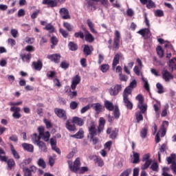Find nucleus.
<instances>
[{
    "label": "nucleus",
    "instance_id": "f257e3e1",
    "mask_svg": "<svg viewBox=\"0 0 176 176\" xmlns=\"http://www.w3.org/2000/svg\"><path fill=\"white\" fill-rule=\"evenodd\" d=\"M105 128V119L102 117L100 118L99 119V124L97 128L96 126V124L94 122H91L90 123L89 126L88 127L89 130V137L90 136H94V135H100L101 133L104 131V129Z\"/></svg>",
    "mask_w": 176,
    "mask_h": 176
},
{
    "label": "nucleus",
    "instance_id": "f03ea898",
    "mask_svg": "<svg viewBox=\"0 0 176 176\" xmlns=\"http://www.w3.org/2000/svg\"><path fill=\"white\" fill-rule=\"evenodd\" d=\"M0 162H4L5 163H7L8 170H12L16 167V162H14V160L12 158L8 160V157H6V153L3 150L2 148H0Z\"/></svg>",
    "mask_w": 176,
    "mask_h": 176
},
{
    "label": "nucleus",
    "instance_id": "7ed1b4c3",
    "mask_svg": "<svg viewBox=\"0 0 176 176\" xmlns=\"http://www.w3.org/2000/svg\"><path fill=\"white\" fill-rule=\"evenodd\" d=\"M69 170L72 173H77L79 171L81 166L80 158L77 157L74 162L72 160L67 161Z\"/></svg>",
    "mask_w": 176,
    "mask_h": 176
},
{
    "label": "nucleus",
    "instance_id": "20e7f679",
    "mask_svg": "<svg viewBox=\"0 0 176 176\" xmlns=\"http://www.w3.org/2000/svg\"><path fill=\"white\" fill-rule=\"evenodd\" d=\"M135 100L138 101V108L140 109V113H145L146 112V109H148V106L146 104H144V96L142 94H138L135 97Z\"/></svg>",
    "mask_w": 176,
    "mask_h": 176
},
{
    "label": "nucleus",
    "instance_id": "39448f33",
    "mask_svg": "<svg viewBox=\"0 0 176 176\" xmlns=\"http://www.w3.org/2000/svg\"><path fill=\"white\" fill-rule=\"evenodd\" d=\"M66 0H43V5H47V8H57L58 3L63 5Z\"/></svg>",
    "mask_w": 176,
    "mask_h": 176
},
{
    "label": "nucleus",
    "instance_id": "423d86ee",
    "mask_svg": "<svg viewBox=\"0 0 176 176\" xmlns=\"http://www.w3.org/2000/svg\"><path fill=\"white\" fill-rule=\"evenodd\" d=\"M131 96L130 94H126L124 92L122 93V97H123V102L125 105V107L127 108V109H129L131 111L133 109V102L130 101V99L129 98V96Z\"/></svg>",
    "mask_w": 176,
    "mask_h": 176
},
{
    "label": "nucleus",
    "instance_id": "0eeeda50",
    "mask_svg": "<svg viewBox=\"0 0 176 176\" xmlns=\"http://www.w3.org/2000/svg\"><path fill=\"white\" fill-rule=\"evenodd\" d=\"M114 38H113V49L118 50L119 49V43H120V32L116 30L114 33Z\"/></svg>",
    "mask_w": 176,
    "mask_h": 176
},
{
    "label": "nucleus",
    "instance_id": "6e6552de",
    "mask_svg": "<svg viewBox=\"0 0 176 176\" xmlns=\"http://www.w3.org/2000/svg\"><path fill=\"white\" fill-rule=\"evenodd\" d=\"M54 113L60 119H63V120H67V111L63 109L56 108L54 109Z\"/></svg>",
    "mask_w": 176,
    "mask_h": 176
},
{
    "label": "nucleus",
    "instance_id": "1a4fd4ad",
    "mask_svg": "<svg viewBox=\"0 0 176 176\" xmlns=\"http://www.w3.org/2000/svg\"><path fill=\"white\" fill-rule=\"evenodd\" d=\"M10 112H13L12 118L14 119H20L21 118V113H20L21 109L18 107H11L10 109Z\"/></svg>",
    "mask_w": 176,
    "mask_h": 176
},
{
    "label": "nucleus",
    "instance_id": "9d476101",
    "mask_svg": "<svg viewBox=\"0 0 176 176\" xmlns=\"http://www.w3.org/2000/svg\"><path fill=\"white\" fill-rule=\"evenodd\" d=\"M83 31L85 32L84 39L86 42L89 43H93L94 42V36L89 32L86 28H83Z\"/></svg>",
    "mask_w": 176,
    "mask_h": 176
},
{
    "label": "nucleus",
    "instance_id": "9b49d317",
    "mask_svg": "<svg viewBox=\"0 0 176 176\" xmlns=\"http://www.w3.org/2000/svg\"><path fill=\"white\" fill-rule=\"evenodd\" d=\"M134 87H137V80H133L130 82L129 85L124 89L123 93L132 94L133 90H134Z\"/></svg>",
    "mask_w": 176,
    "mask_h": 176
},
{
    "label": "nucleus",
    "instance_id": "f8f14e48",
    "mask_svg": "<svg viewBox=\"0 0 176 176\" xmlns=\"http://www.w3.org/2000/svg\"><path fill=\"white\" fill-rule=\"evenodd\" d=\"M137 34L141 35L144 39H149L151 38V30L148 28H143L137 32Z\"/></svg>",
    "mask_w": 176,
    "mask_h": 176
},
{
    "label": "nucleus",
    "instance_id": "ddd939ff",
    "mask_svg": "<svg viewBox=\"0 0 176 176\" xmlns=\"http://www.w3.org/2000/svg\"><path fill=\"white\" fill-rule=\"evenodd\" d=\"M47 58L55 64H58L61 60V55L60 54H50L47 55Z\"/></svg>",
    "mask_w": 176,
    "mask_h": 176
},
{
    "label": "nucleus",
    "instance_id": "4468645a",
    "mask_svg": "<svg viewBox=\"0 0 176 176\" xmlns=\"http://www.w3.org/2000/svg\"><path fill=\"white\" fill-rule=\"evenodd\" d=\"M122 91V85H116L109 90L110 96H118Z\"/></svg>",
    "mask_w": 176,
    "mask_h": 176
},
{
    "label": "nucleus",
    "instance_id": "2eb2a0df",
    "mask_svg": "<svg viewBox=\"0 0 176 176\" xmlns=\"http://www.w3.org/2000/svg\"><path fill=\"white\" fill-rule=\"evenodd\" d=\"M162 79L165 80V82H170L171 79H174V76L173 74L168 72L167 69H164L162 72Z\"/></svg>",
    "mask_w": 176,
    "mask_h": 176
},
{
    "label": "nucleus",
    "instance_id": "dca6fc26",
    "mask_svg": "<svg viewBox=\"0 0 176 176\" xmlns=\"http://www.w3.org/2000/svg\"><path fill=\"white\" fill-rule=\"evenodd\" d=\"M118 132L119 130L116 128L112 129V128L110 127L107 129V134H109V138H111V140H115L116 138Z\"/></svg>",
    "mask_w": 176,
    "mask_h": 176
},
{
    "label": "nucleus",
    "instance_id": "f3484780",
    "mask_svg": "<svg viewBox=\"0 0 176 176\" xmlns=\"http://www.w3.org/2000/svg\"><path fill=\"white\" fill-rule=\"evenodd\" d=\"M59 13L63 20H68V19H71V16L69 15V11H68V9L65 8H60L59 10Z\"/></svg>",
    "mask_w": 176,
    "mask_h": 176
},
{
    "label": "nucleus",
    "instance_id": "a211bd4d",
    "mask_svg": "<svg viewBox=\"0 0 176 176\" xmlns=\"http://www.w3.org/2000/svg\"><path fill=\"white\" fill-rule=\"evenodd\" d=\"M79 83H80V76L76 75V76L73 77L71 85L72 90H75Z\"/></svg>",
    "mask_w": 176,
    "mask_h": 176
},
{
    "label": "nucleus",
    "instance_id": "6ab92c4d",
    "mask_svg": "<svg viewBox=\"0 0 176 176\" xmlns=\"http://www.w3.org/2000/svg\"><path fill=\"white\" fill-rule=\"evenodd\" d=\"M32 67L36 71H41L43 67V63H42V60H38L36 62H32Z\"/></svg>",
    "mask_w": 176,
    "mask_h": 176
},
{
    "label": "nucleus",
    "instance_id": "aec40b11",
    "mask_svg": "<svg viewBox=\"0 0 176 176\" xmlns=\"http://www.w3.org/2000/svg\"><path fill=\"white\" fill-rule=\"evenodd\" d=\"M93 50H94V48H93V46H89L88 45H85L84 49H83V53L85 57H87V56L91 55Z\"/></svg>",
    "mask_w": 176,
    "mask_h": 176
},
{
    "label": "nucleus",
    "instance_id": "412c9836",
    "mask_svg": "<svg viewBox=\"0 0 176 176\" xmlns=\"http://www.w3.org/2000/svg\"><path fill=\"white\" fill-rule=\"evenodd\" d=\"M156 104H153V109L156 113L157 118H159L160 116V108L162 107V104L160 103V101L157 100Z\"/></svg>",
    "mask_w": 176,
    "mask_h": 176
},
{
    "label": "nucleus",
    "instance_id": "4be33fe9",
    "mask_svg": "<svg viewBox=\"0 0 176 176\" xmlns=\"http://www.w3.org/2000/svg\"><path fill=\"white\" fill-rule=\"evenodd\" d=\"M65 127L69 131H75L76 130V126L75 124H72L69 120L66 121Z\"/></svg>",
    "mask_w": 176,
    "mask_h": 176
},
{
    "label": "nucleus",
    "instance_id": "5701e85b",
    "mask_svg": "<svg viewBox=\"0 0 176 176\" xmlns=\"http://www.w3.org/2000/svg\"><path fill=\"white\" fill-rule=\"evenodd\" d=\"M85 134V131H83V129H80L79 131L74 135H72L71 137L72 138H76L77 140H82Z\"/></svg>",
    "mask_w": 176,
    "mask_h": 176
},
{
    "label": "nucleus",
    "instance_id": "b1692460",
    "mask_svg": "<svg viewBox=\"0 0 176 176\" xmlns=\"http://www.w3.org/2000/svg\"><path fill=\"white\" fill-rule=\"evenodd\" d=\"M72 123L77 124V126H82L85 124V120L79 117H74L72 119Z\"/></svg>",
    "mask_w": 176,
    "mask_h": 176
},
{
    "label": "nucleus",
    "instance_id": "393cba45",
    "mask_svg": "<svg viewBox=\"0 0 176 176\" xmlns=\"http://www.w3.org/2000/svg\"><path fill=\"white\" fill-rule=\"evenodd\" d=\"M22 147L23 148L24 151H27V152H30L32 153L34 152V145L28 143H23Z\"/></svg>",
    "mask_w": 176,
    "mask_h": 176
},
{
    "label": "nucleus",
    "instance_id": "a878e982",
    "mask_svg": "<svg viewBox=\"0 0 176 176\" xmlns=\"http://www.w3.org/2000/svg\"><path fill=\"white\" fill-rule=\"evenodd\" d=\"M20 57H21L22 61H25L26 63H30V61H31L32 55L31 54V53L20 54Z\"/></svg>",
    "mask_w": 176,
    "mask_h": 176
},
{
    "label": "nucleus",
    "instance_id": "bb28decb",
    "mask_svg": "<svg viewBox=\"0 0 176 176\" xmlns=\"http://www.w3.org/2000/svg\"><path fill=\"white\" fill-rule=\"evenodd\" d=\"M10 149L13 157L16 159V160H19V159H20V154L17 153V151H16V148H14V146H13V144H10Z\"/></svg>",
    "mask_w": 176,
    "mask_h": 176
},
{
    "label": "nucleus",
    "instance_id": "cd10ccee",
    "mask_svg": "<svg viewBox=\"0 0 176 176\" xmlns=\"http://www.w3.org/2000/svg\"><path fill=\"white\" fill-rule=\"evenodd\" d=\"M36 145L38 146V149L41 152L46 153L47 152V147L46 146V143L43 142V141H39Z\"/></svg>",
    "mask_w": 176,
    "mask_h": 176
},
{
    "label": "nucleus",
    "instance_id": "c85d7f7f",
    "mask_svg": "<svg viewBox=\"0 0 176 176\" xmlns=\"http://www.w3.org/2000/svg\"><path fill=\"white\" fill-rule=\"evenodd\" d=\"M119 61H120V55L119 54H116L114 56L112 63V69L114 71L115 68H116V65L119 64Z\"/></svg>",
    "mask_w": 176,
    "mask_h": 176
},
{
    "label": "nucleus",
    "instance_id": "c756f323",
    "mask_svg": "<svg viewBox=\"0 0 176 176\" xmlns=\"http://www.w3.org/2000/svg\"><path fill=\"white\" fill-rule=\"evenodd\" d=\"M166 127H168V121H164L162 122V125L161 127V137H164V135H166V131H167V129H166Z\"/></svg>",
    "mask_w": 176,
    "mask_h": 176
},
{
    "label": "nucleus",
    "instance_id": "7c9ffc66",
    "mask_svg": "<svg viewBox=\"0 0 176 176\" xmlns=\"http://www.w3.org/2000/svg\"><path fill=\"white\" fill-rule=\"evenodd\" d=\"M41 136L38 135V133H34L31 135V138L33 144L36 145L37 143L40 142Z\"/></svg>",
    "mask_w": 176,
    "mask_h": 176
},
{
    "label": "nucleus",
    "instance_id": "2f4dec72",
    "mask_svg": "<svg viewBox=\"0 0 176 176\" xmlns=\"http://www.w3.org/2000/svg\"><path fill=\"white\" fill-rule=\"evenodd\" d=\"M104 107L107 111H112L114 109L113 103L109 102V100L104 101Z\"/></svg>",
    "mask_w": 176,
    "mask_h": 176
},
{
    "label": "nucleus",
    "instance_id": "473e14b6",
    "mask_svg": "<svg viewBox=\"0 0 176 176\" xmlns=\"http://www.w3.org/2000/svg\"><path fill=\"white\" fill-rule=\"evenodd\" d=\"M157 54L159 56L160 58H163L164 57V50L162 46L159 45L156 49Z\"/></svg>",
    "mask_w": 176,
    "mask_h": 176
},
{
    "label": "nucleus",
    "instance_id": "72a5a7b5",
    "mask_svg": "<svg viewBox=\"0 0 176 176\" xmlns=\"http://www.w3.org/2000/svg\"><path fill=\"white\" fill-rule=\"evenodd\" d=\"M148 135V127L144 126L140 131V137L143 140H145Z\"/></svg>",
    "mask_w": 176,
    "mask_h": 176
},
{
    "label": "nucleus",
    "instance_id": "f704fd0d",
    "mask_svg": "<svg viewBox=\"0 0 176 176\" xmlns=\"http://www.w3.org/2000/svg\"><path fill=\"white\" fill-rule=\"evenodd\" d=\"M68 47L69 50H72V52H76V50L78 49V45L72 41L69 43Z\"/></svg>",
    "mask_w": 176,
    "mask_h": 176
},
{
    "label": "nucleus",
    "instance_id": "c9c22d12",
    "mask_svg": "<svg viewBox=\"0 0 176 176\" xmlns=\"http://www.w3.org/2000/svg\"><path fill=\"white\" fill-rule=\"evenodd\" d=\"M94 109L96 113H100V112H102V106L100 103H95L94 104Z\"/></svg>",
    "mask_w": 176,
    "mask_h": 176
},
{
    "label": "nucleus",
    "instance_id": "e433bc0d",
    "mask_svg": "<svg viewBox=\"0 0 176 176\" xmlns=\"http://www.w3.org/2000/svg\"><path fill=\"white\" fill-rule=\"evenodd\" d=\"M41 140H43L45 142H49V140H50V132H45L44 135L41 137Z\"/></svg>",
    "mask_w": 176,
    "mask_h": 176
},
{
    "label": "nucleus",
    "instance_id": "4c0bfd02",
    "mask_svg": "<svg viewBox=\"0 0 176 176\" xmlns=\"http://www.w3.org/2000/svg\"><path fill=\"white\" fill-rule=\"evenodd\" d=\"M141 69H142V67L136 65L133 68V72L137 75V76H140L141 75L142 76V73L141 72Z\"/></svg>",
    "mask_w": 176,
    "mask_h": 176
},
{
    "label": "nucleus",
    "instance_id": "58836bf2",
    "mask_svg": "<svg viewBox=\"0 0 176 176\" xmlns=\"http://www.w3.org/2000/svg\"><path fill=\"white\" fill-rule=\"evenodd\" d=\"M156 87L157 89L158 94H163V93H164V87L160 82L156 84Z\"/></svg>",
    "mask_w": 176,
    "mask_h": 176
},
{
    "label": "nucleus",
    "instance_id": "ea45409f",
    "mask_svg": "<svg viewBox=\"0 0 176 176\" xmlns=\"http://www.w3.org/2000/svg\"><path fill=\"white\" fill-rule=\"evenodd\" d=\"M142 82H144V89L147 91H149V90H151V88L149 87V83L148 82V80L145 78H144V76L142 77Z\"/></svg>",
    "mask_w": 176,
    "mask_h": 176
},
{
    "label": "nucleus",
    "instance_id": "a19ab883",
    "mask_svg": "<svg viewBox=\"0 0 176 176\" xmlns=\"http://www.w3.org/2000/svg\"><path fill=\"white\" fill-rule=\"evenodd\" d=\"M151 164H152V160L144 161V164L142 165L141 169L146 170L147 168H149V166H151Z\"/></svg>",
    "mask_w": 176,
    "mask_h": 176
},
{
    "label": "nucleus",
    "instance_id": "79ce46f5",
    "mask_svg": "<svg viewBox=\"0 0 176 176\" xmlns=\"http://www.w3.org/2000/svg\"><path fill=\"white\" fill-rule=\"evenodd\" d=\"M146 6L147 9H155L156 8V4L152 0H149Z\"/></svg>",
    "mask_w": 176,
    "mask_h": 176
},
{
    "label": "nucleus",
    "instance_id": "37998d69",
    "mask_svg": "<svg viewBox=\"0 0 176 176\" xmlns=\"http://www.w3.org/2000/svg\"><path fill=\"white\" fill-rule=\"evenodd\" d=\"M50 41L51 43L52 44V45H51V48L54 49V46L58 43V39H57V37L56 36H52Z\"/></svg>",
    "mask_w": 176,
    "mask_h": 176
},
{
    "label": "nucleus",
    "instance_id": "c03bdc74",
    "mask_svg": "<svg viewBox=\"0 0 176 176\" xmlns=\"http://www.w3.org/2000/svg\"><path fill=\"white\" fill-rule=\"evenodd\" d=\"M151 170H152V171H159V164H157V162H153L151 167H150Z\"/></svg>",
    "mask_w": 176,
    "mask_h": 176
},
{
    "label": "nucleus",
    "instance_id": "a18cd8bd",
    "mask_svg": "<svg viewBox=\"0 0 176 176\" xmlns=\"http://www.w3.org/2000/svg\"><path fill=\"white\" fill-rule=\"evenodd\" d=\"M78 107H79V103H78L76 101H72L69 104L70 109L75 110V109H78Z\"/></svg>",
    "mask_w": 176,
    "mask_h": 176
},
{
    "label": "nucleus",
    "instance_id": "49530a36",
    "mask_svg": "<svg viewBox=\"0 0 176 176\" xmlns=\"http://www.w3.org/2000/svg\"><path fill=\"white\" fill-rule=\"evenodd\" d=\"M87 25L90 30V32L92 34H97V30H96V29H94V23H88Z\"/></svg>",
    "mask_w": 176,
    "mask_h": 176
},
{
    "label": "nucleus",
    "instance_id": "de8ad7c7",
    "mask_svg": "<svg viewBox=\"0 0 176 176\" xmlns=\"http://www.w3.org/2000/svg\"><path fill=\"white\" fill-rule=\"evenodd\" d=\"M75 38H80V39H85V32L80 31L78 32L74 33Z\"/></svg>",
    "mask_w": 176,
    "mask_h": 176
},
{
    "label": "nucleus",
    "instance_id": "09e8293b",
    "mask_svg": "<svg viewBox=\"0 0 176 176\" xmlns=\"http://www.w3.org/2000/svg\"><path fill=\"white\" fill-rule=\"evenodd\" d=\"M119 79L121 82H127L129 80V76L123 74H119Z\"/></svg>",
    "mask_w": 176,
    "mask_h": 176
},
{
    "label": "nucleus",
    "instance_id": "8fccbe9b",
    "mask_svg": "<svg viewBox=\"0 0 176 176\" xmlns=\"http://www.w3.org/2000/svg\"><path fill=\"white\" fill-rule=\"evenodd\" d=\"M109 69V65L103 64L100 66V71L103 73L107 72Z\"/></svg>",
    "mask_w": 176,
    "mask_h": 176
},
{
    "label": "nucleus",
    "instance_id": "3c124183",
    "mask_svg": "<svg viewBox=\"0 0 176 176\" xmlns=\"http://www.w3.org/2000/svg\"><path fill=\"white\" fill-rule=\"evenodd\" d=\"M115 119H119L120 118V111L119 107H116L113 112Z\"/></svg>",
    "mask_w": 176,
    "mask_h": 176
},
{
    "label": "nucleus",
    "instance_id": "603ef678",
    "mask_svg": "<svg viewBox=\"0 0 176 176\" xmlns=\"http://www.w3.org/2000/svg\"><path fill=\"white\" fill-rule=\"evenodd\" d=\"M138 162H140V154H138V153L133 152V163L137 164Z\"/></svg>",
    "mask_w": 176,
    "mask_h": 176
},
{
    "label": "nucleus",
    "instance_id": "864d4df0",
    "mask_svg": "<svg viewBox=\"0 0 176 176\" xmlns=\"http://www.w3.org/2000/svg\"><path fill=\"white\" fill-rule=\"evenodd\" d=\"M155 16L156 17H163L164 16V12L162 10H157L155 11Z\"/></svg>",
    "mask_w": 176,
    "mask_h": 176
},
{
    "label": "nucleus",
    "instance_id": "5fc2aeb1",
    "mask_svg": "<svg viewBox=\"0 0 176 176\" xmlns=\"http://www.w3.org/2000/svg\"><path fill=\"white\" fill-rule=\"evenodd\" d=\"M175 157V154H172L171 157H168L166 158L168 164H173V163H175V161H174V158Z\"/></svg>",
    "mask_w": 176,
    "mask_h": 176
},
{
    "label": "nucleus",
    "instance_id": "6e6d98bb",
    "mask_svg": "<svg viewBox=\"0 0 176 176\" xmlns=\"http://www.w3.org/2000/svg\"><path fill=\"white\" fill-rule=\"evenodd\" d=\"M44 30H47V31H49V32H54V27L50 23L45 25Z\"/></svg>",
    "mask_w": 176,
    "mask_h": 176
},
{
    "label": "nucleus",
    "instance_id": "4d7b16f0",
    "mask_svg": "<svg viewBox=\"0 0 176 176\" xmlns=\"http://www.w3.org/2000/svg\"><path fill=\"white\" fill-rule=\"evenodd\" d=\"M175 63H176V58L169 60L168 65L170 68H171L172 71H174V65H175Z\"/></svg>",
    "mask_w": 176,
    "mask_h": 176
},
{
    "label": "nucleus",
    "instance_id": "13d9d810",
    "mask_svg": "<svg viewBox=\"0 0 176 176\" xmlns=\"http://www.w3.org/2000/svg\"><path fill=\"white\" fill-rule=\"evenodd\" d=\"M68 96L69 98L72 100V98H74V97H76L78 96V91H72L71 90H69V91L68 92Z\"/></svg>",
    "mask_w": 176,
    "mask_h": 176
},
{
    "label": "nucleus",
    "instance_id": "bf43d9fd",
    "mask_svg": "<svg viewBox=\"0 0 176 176\" xmlns=\"http://www.w3.org/2000/svg\"><path fill=\"white\" fill-rule=\"evenodd\" d=\"M95 163H97L98 167H102L104 166V161L100 157L96 158Z\"/></svg>",
    "mask_w": 176,
    "mask_h": 176
},
{
    "label": "nucleus",
    "instance_id": "052dcab7",
    "mask_svg": "<svg viewBox=\"0 0 176 176\" xmlns=\"http://www.w3.org/2000/svg\"><path fill=\"white\" fill-rule=\"evenodd\" d=\"M60 67L63 69H67V68H69V63H67V61H63L61 62Z\"/></svg>",
    "mask_w": 176,
    "mask_h": 176
},
{
    "label": "nucleus",
    "instance_id": "680f3d73",
    "mask_svg": "<svg viewBox=\"0 0 176 176\" xmlns=\"http://www.w3.org/2000/svg\"><path fill=\"white\" fill-rule=\"evenodd\" d=\"M38 164L39 167H42L43 168H45L46 167V162H45V160L43 159L40 158L38 162Z\"/></svg>",
    "mask_w": 176,
    "mask_h": 176
},
{
    "label": "nucleus",
    "instance_id": "e2e57ef3",
    "mask_svg": "<svg viewBox=\"0 0 176 176\" xmlns=\"http://www.w3.org/2000/svg\"><path fill=\"white\" fill-rule=\"evenodd\" d=\"M136 120L138 123H140L141 121L144 120L142 113H138L136 114Z\"/></svg>",
    "mask_w": 176,
    "mask_h": 176
},
{
    "label": "nucleus",
    "instance_id": "0e129e2a",
    "mask_svg": "<svg viewBox=\"0 0 176 176\" xmlns=\"http://www.w3.org/2000/svg\"><path fill=\"white\" fill-rule=\"evenodd\" d=\"M131 174V168H128L125 170H124L120 176H129Z\"/></svg>",
    "mask_w": 176,
    "mask_h": 176
},
{
    "label": "nucleus",
    "instance_id": "69168bd1",
    "mask_svg": "<svg viewBox=\"0 0 176 176\" xmlns=\"http://www.w3.org/2000/svg\"><path fill=\"white\" fill-rule=\"evenodd\" d=\"M169 108V106H168V104H167L165 107H164V110L162 111V114H161V116L162 118H165V116H167V109H168Z\"/></svg>",
    "mask_w": 176,
    "mask_h": 176
},
{
    "label": "nucleus",
    "instance_id": "338daca9",
    "mask_svg": "<svg viewBox=\"0 0 176 176\" xmlns=\"http://www.w3.org/2000/svg\"><path fill=\"white\" fill-rule=\"evenodd\" d=\"M56 72L54 71H50L47 72V77L50 78H52L56 75Z\"/></svg>",
    "mask_w": 176,
    "mask_h": 176
},
{
    "label": "nucleus",
    "instance_id": "774afa93",
    "mask_svg": "<svg viewBox=\"0 0 176 176\" xmlns=\"http://www.w3.org/2000/svg\"><path fill=\"white\" fill-rule=\"evenodd\" d=\"M87 3L89 6H95L98 3V0H87Z\"/></svg>",
    "mask_w": 176,
    "mask_h": 176
}]
</instances>
